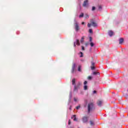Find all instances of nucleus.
Listing matches in <instances>:
<instances>
[{"label":"nucleus","instance_id":"2f4dec72","mask_svg":"<svg viewBox=\"0 0 128 128\" xmlns=\"http://www.w3.org/2000/svg\"><path fill=\"white\" fill-rule=\"evenodd\" d=\"M80 108V106H77L76 107V108L77 110H78V109Z\"/></svg>","mask_w":128,"mask_h":128},{"label":"nucleus","instance_id":"4be33fe9","mask_svg":"<svg viewBox=\"0 0 128 128\" xmlns=\"http://www.w3.org/2000/svg\"><path fill=\"white\" fill-rule=\"evenodd\" d=\"M90 46L92 47L94 46V42H92L90 44Z\"/></svg>","mask_w":128,"mask_h":128},{"label":"nucleus","instance_id":"72a5a7b5","mask_svg":"<svg viewBox=\"0 0 128 128\" xmlns=\"http://www.w3.org/2000/svg\"><path fill=\"white\" fill-rule=\"evenodd\" d=\"M86 84H88V82L87 81H84V86H86Z\"/></svg>","mask_w":128,"mask_h":128},{"label":"nucleus","instance_id":"39448f33","mask_svg":"<svg viewBox=\"0 0 128 128\" xmlns=\"http://www.w3.org/2000/svg\"><path fill=\"white\" fill-rule=\"evenodd\" d=\"M76 63H73L72 66V74H74V70H76Z\"/></svg>","mask_w":128,"mask_h":128},{"label":"nucleus","instance_id":"a878e982","mask_svg":"<svg viewBox=\"0 0 128 128\" xmlns=\"http://www.w3.org/2000/svg\"><path fill=\"white\" fill-rule=\"evenodd\" d=\"M89 32L90 34H92V29H89Z\"/></svg>","mask_w":128,"mask_h":128},{"label":"nucleus","instance_id":"2eb2a0df","mask_svg":"<svg viewBox=\"0 0 128 128\" xmlns=\"http://www.w3.org/2000/svg\"><path fill=\"white\" fill-rule=\"evenodd\" d=\"M78 72H82V66H78Z\"/></svg>","mask_w":128,"mask_h":128},{"label":"nucleus","instance_id":"58836bf2","mask_svg":"<svg viewBox=\"0 0 128 128\" xmlns=\"http://www.w3.org/2000/svg\"><path fill=\"white\" fill-rule=\"evenodd\" d=\"M82 24H84V22H82Z\"/></svg>","mask_w":128,"mask_h":128},{"label":"nucleus","instance_id":"1a4fd4ad","mask_svg":"<svg viewBox=\"0 0 128 128\" xmlns=\"http://www.w3.org/2000/svg\"><path fill=\"white\" fill-rule=\"evenodd\" d=\"M92 74L93 76H100V72H93Z\"/></svg>","mask_w":128,"mask_h":128},{"label":"nucleus","instance_id":"e433bc0d","mask_svg":"<svg viewBox=\"0 0 128 128\" xmlns=\"http://www.w3.org/2000/svg\"><path fill=\"white\" fill-rule=\"evenodd\" d=\"M93 94H96V90L93 91Z\"/></svg>","mask_w":128,"mask_h":128},{"label":"nucleus","instance_id":"dca6fc26","mask_svg":"<svg viewBox=\"0 0 128 128\" xmlns=\"http://www.w3.org/2000/svg\"><path fill=\"white\" fill-rule=\"evenodd\" d=\"M84 36L82 37L81 40H80L81 44H82V42H84Z\"/></svg>","mask_w":128,"mask_h":128},{"label":"nucleus","instance_id":"9d476101","mask_svg":"<svg viewBox=\"0 0 128 128\" xmlns=\"http://www.w3.org/2000/svg\"><path fill=\"white\" fill-rule=\"evenodd\" d=\"M108 34L110 36H112L114 35V32L112 30L109 31Z\"/></svg>","mask_w":128,"mask_h":128},{"label":"nucleus","instance_id":"b1692460","mask_svg":"<svg viewBox=\"0 0 128 128\" xmlns=\"http://www.w3.org/2000/svg\"><path fill=\"white\" fill-rule=\"evenodd\" d=\"M96 10V7L92 6V12H94V10Z\"/></svg>","mask_w":128,"mask_h":128},{"label":"nucleus","instance_id":"7c9ffc66","mask_svg":"<svg viewBox=\"0 0 128 128\" xmlns=\"http://www.w3.org/2000/svg\"><path fill=\"white\" fill-rule=\"evenodd\" d=\"M80 54H81L80 58H82V54H83L82 52H80Z\"/></svg>","mask_w":128,"mask_h":128},{"label":"nucleus","instance_id":"a211bd4d","mask_svg":"<svg viewBox=\"0 0 128 128\" xmlns=\"http://www.w3.org/2000/svg\"><path fill=\"white\" fill-rule=\"evenodd\" d=\"M102 6L100 5L98 6V10H102Z\"/></svg>","mask_w":128,"mask_h":128},{"label":"nucleus","instance_id":"f03ea898","mask_svg":"<svg viewBox=\"0 0 128 128\" xmlns=\"http://www.w3.org/2000/svg\"><path fill=\"white\" fill-rule=\"evenodd\" d=\"M74 26L76 32H78V30H80V26L78 25V22H76V20H74Z\"/></svg>","mask_w":128,"mask_h":128},{"label":"nucleus","instance_id":"c85d7f7f","mask_svg":"<svg viewBox=\"0 0 128 128\" xmlns=\"http://www.w3.org/2000/svg\"><path fill=\"white\" fill-rule=\"evenodd\" d=\"M94 64H95V63H94V62H92V66H94Z\"/></svg>","mask_w":128,"mask_h":128},{"label":"nucleus","instance_id":"aec40b11","mask_svg":"<svg viewBox=\"0 0 128 128\" xmlns=\"http://www.w3.org/2000/svg\"><path fill=\"white\" fill-rule=\"evenodd\" d=\"M90 18V16H88V14H85V18Z\"/></svg>","mask_w":128,"mask_h":128},{"label":"nucleus","instance_id":"f8f14e48","mask_svg":"<svg viewBox=\"0 0 128 128\" xmlns=\"http://www.w3.org/2000/svg\"><path fill=\"white\" fill-rule=\"evenodd\" d=\"M72 118H74V122H76L78 120H76V115H74L72 117Z\"/></svg>","mask_w":128,"mask_h":128},{"label":"nucleus","instance_id":"bb28decb","mask_svg":"<svg viewBox=\"0 0 128 128\" xmlns=\"http://www.w3.org/2000/svg\"><path fill=\"white\" fill-rule=\"evenodd\" d=\"M94 68H96L94 66H91V70H94Z\"/></svg>","mask_w":128,"mask_h":128},{"label":"nucleus","instance_id":"f704fd0d","mask_svg":"<svg viewBox=\"0 0 128 128\" xmlns=\"http://www.w3.org/2000/svg\"><path fill=\"white\" fill-rule=\"evenodd\" d=\"M82 50H84V46H82Z\"/></svg>","mask_w":128,"mask_h":128},{"label":"nucleus","instance_id":"f3484780","mask_svg":"<svg viewBox=\"0 0 128 128\" xmlns=\"http://www.w3.org/2000/svg\"><path fill=\"white\" fill-rule=\"evenodd\" d=\"M92 76H88V80H92Z\"/></svg>","mask_w":128,"mask_h":128},{"label":"nucleus","instance_id":"c756f323","mask_svg":"<svg viewBox=\"0 0 128 128\" xmlns=\"http://www.w3.org/2000/svg\"><path fill=\"white\" fill-rule=\"evenodd\" d=\"M92 37H90V42H92Z\"/></svg>","mask_w":128,"mask_h":128},{"label":"nucleus","instance_id":"0eeeda50","mask_svg":"<svg viewBox=\"0 0 128 128\" xmlns=\"http://www.w3.org/2000/svg\"><path fill=\"white\" fill-rule=\"evenodd\" d=\"M91 24L94 26V28H96V26H98V24L96 22H94V21H90Z\"/></svg>","mask_w":128,"mask_h":128},{"label":"nucleus","instance_id":"412c9836","mask_svg":"<svg viewBox=\"0 0 128 128\" xmlns=\"http://www.w3.org/2000/svg\"><path fill=\"white\" fill-rule=\"evenodd\" d=\"M84 90H88V86H87L85 85V86H84Z\"/></svg>","mask_w":128,"mask_h":128},{"label":"nucleus","instance_id":"4468645a","mask_svg":"<svg viewBox=\"0 0 128 128\" xmlns=\"http://www.w3.org/2000/svg\"><path fill=\"white\" fill-rule=\"evenodd\" d=\"M76 44L77 46H80V40L78 39L76 40Z\"/></svg>","mask_w":128,"mask_h":128},{"label":"nucleus","instance_id":"393cba45","mask_svg":"<svg viewBox=\"0 0 128 128\" xmlns=\"http://www.w3.org/2000/svg\"><path fill=\"white\" fill-rule=\"evenodd\" d=\"M90 126H94V122L92 121H90Z\"/></svg>","mask_w":128,"mask_h":128},{"label":"nucleus","instance_id":"9b49d317","mask_svg":"<svg viewBox=\"0 0 128 128\" xmlns=\"http://www.w3.org/2000/svg\"><path fill=\"white\" fill-rule=\"evenodd\" d=\"M122 42H124V38H120L119 40V44H122Z\"/></svg>","mask_w":128,"mask_h":128},{"label":"nucleus","instance_id":"cd10ccee","mask_svg":"<svg viewBox=\"0 0 128 128\" xmlns=\"http://www.w3.org/2000/svg\"><path fill=\"white\" fill-rule=\"evenodd\" d=\"M88 28H90V26H92V24H88Z\"/></svg>","mask_w":128,"mask_h":128},{"label":"nucleus","instance_id":"ddd939ff","mask_svg":"<svg viewBox=\"0 0 128 128\" xmlns=\"http://www.w3.org/2000/svg\"><path fill=\"white\" fill-rule=\"evenodd\" d=\"M72 84L73 86H74V84H76V79L75 78H73L72 80Z\"/></svg>","mask_w":128,"mask_h":128},{"label":"nucleus","instance_id":"6e6552de","mask_svg":"<svg viewBox=\"0 0 128 128\" xmlns=\"http://www.w3.org/2000/svg\"><path fill=\"white\" fill-rule=\"evenodd\" d=\"M97 104L98 106H100L102 104V100H98L97 102Z\"/></svg>","mask_w":128,"mask_h":128},{"label":"nucleus","instance_id":"f257e3e1","mask_svg":"<svg viewBox=\"0 0 128 128\" xmlns=\"http://www.w3.org/2000/svg\"><path fill=\"white\" fill-rule=\"evenodd\" d=\"M94 103H92V102L89 103L88 106V114H90V112H92V110H94Z\"/></svg>","mask_w":128,"mask_h":128},{"label":"nucleus","instance_id":"473e14b6","mask_svg":"<svg viewBox=\"0 0 128 128\" xmlns=\"http://www.w3.org/2000/svg\"><path fill=\"white\" fill-rule=\"evenodd\" d=\"M85 46H88V42H86V43H85Z\"/></svg>","mask_w":128,"mask_h":128},{"label":"nucleus","instance_id":"ea45409f","mask_svg":"<svg viewBox=\"0 0 128 128\" xmlns=\"http://www.w3.org/2000/svg\"><path fill=\"white\" fill-rule=\"evenodd\" d=\"M74 46H76V42H74Z\"/></svg>","mask_w":128,"mask_h":128},{"label":"nucleus","instance_id":"423d86ee","mask_svg":"<svg viewBox=\"0 0 128 128\" xmlns=\"http://www.w3.org/2000/svg\"><path fill=\"white\" fill-rule=\"evenodd\" d=\"M82 120L83 122H88V116H84L82 118Z\"/></svg>","mask_w":128,"mask_h":128},{"label":"nucleus","instance_id":"4c0bfd02","mask_svg":"<svg viewBox=\"0 0 128 128\" xmlns=\"http://www.w3.org/2000/svg\"><path fill=\"white\" fill-rule=\"evenodd\" d=\"M74 102H76V100H76V98H74Z\"/></svg>","mask_w":128,"mask_h":128},{"label":"nucleus","instance_id":"20e7f679","mask_svg":"<svg viewBox=\"0 0 128 128\" xmlns=\"http://www.w3.org/2000/svg\"><path fill=\"white\" fill-rule=\"evenodd\" d=\"M82 6L88 8V0H85L82 4Z\"/></svg>","mask_w":128,"mask_h":128},{"label":"nucleus","instance_id":"c9c22d12","mask_svg":"<svg viewBox=\"0 0 128 128\" xmlns=\"http://www.w3.org/2000/svg\"><path fill=\"white\" fill-rule=\"evenodd\" d=\"M68 124H70V120L68 121Z\"/></svg>","mask_w":128,"mask_h":128},{"label":"nucleus","instance_id":"7ed1b4c3","mask_svg":"<svg viewBox=\"0 0 128 128\" xmlns=\"http://www.w3.org/2000/svg\"><path fill=\"white\" fill-rule=\"evenodd\" d=\"M82 86V83L78 82L76 85L74 86V92H78V90H79L80 87Z\"/></svg>","mask_w":128,"mask_h":128},{"label":"nucleus","instance_id":"6ab92c4d","mask_svg":"<svg viewBox=\"0 0 128 128\" xmlns=\"http://www.w3.org/2000/svg\"><path fill=\"white\" fill-rule=\"evenodd\" d=\"M84 17V13H82L79 16V18H83Z\"/></svg>","mask_w":128,"mask_h":128},{"label":"nucleus","instance_id":"5701e85b","mask_svg":"<svg viewBox=\"0 0 128 128\" xmlns=\"http://www.w3.org/2000/svg\"><path fill=\"white\" fill-rule=\"evenodd\" d=\"M124 96L128 98V95L126 94L125 93H124Z\"/></svg>","mask_w":128,"mask_h":128}]
</instances>
